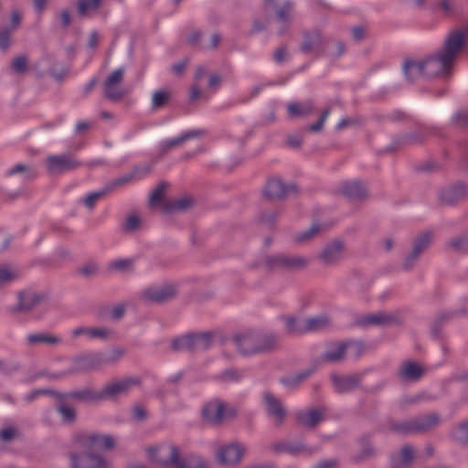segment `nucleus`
I'll list each match as a JSON object with an SVG mask.
<instances>
[{"instance_id":"f257e3e1","label":"nucleus","mask_w":468,"mask_h":468,"mask_svg":"<svg viewBox=\"0 0 468 468\" xmlns=\"http://www.w3.org/2000/svg\"><path fill=\"white\" fill-rule=\"evenodd\" d=\"M76 443L78 449L69 453L70 468H110L111 462L94 452L113 449L115 441L112 436L86 433L80 435Z\"/></svg>"},{"instance_id":"f03ea898","label":"nucleus","mask_w":468,"mask_h":468,"mask_svg":"<svg viewBox=\"0 0 468 468\" xmlns=\"http://www.w3.org/2000/svg\"><path fill=\"white\" fill-rule=\"evenodd\" d=\"M460 51V39L455 35H449L444 48L433 57L424 59L408 60L404 64L407 78L413 81L419 77H438L449 71Z\"/></svg>"},{"instance_id":"7ed1b4c3","label":"nucleus","mask_w":468,"mask_h":468,"mask_svg":"<svg viewBox=\"0 0 468 468\" xmlns=\"http://www.w3.org/2000/svg\"><path fill=\"white\" fill-rule=\"evenodd\" d=\"M149 459L161 468H207L199 456L185 455L183 450L173 442H164L146 449Z\"/></svg>"},{"instance_id":"20e7f679","label":"nucleus","mask_w":468,"mask_h":468,"mask_svg":"<svg viewBox=\"0 0 468 468\" xmlns=\"http://www.w3.org/2000/svg\"><path fill=\"white\" fill-rule=\"evenodd\" d=\"M232 341L239 353L249 356L271 350L278 339L271 334L246 331L235 335Z\"/></svg>"},{"instance_id":"39448f33","label":"nucleus","mask_w":468,"mask_h":468,"mask_svg":"<svg viewBox=\"0 0 468 468\" xmlns=\"http://www.w3.org/2000/svg\"><path fill=\"white\" fill-rule=\"evenodd\" d=\"M310 265V259L304 255L274 254L265 256L261 267L268 271H302Z\"/></svg>"},{"instance_id":"423d86ee","label":"nucleus","mask_w":468,"mask_h":468,"mask_svg":"<svg viewBox=\"0 0 468 468\" xmlns=\"http://www.w3.org/2000/svg\"><path fill=\"white\" fill-rule=\"evenodd\" d=\"M202 416L207 422L220 425L234 419L237 416V410L234 407L220 399H213L204 406Z\"/></svg>"},{"instance_id":"0eeeda50","label":"nucleus","mask_w":468,"mask_h":468,"mask_svg":"<svg viewBox=\"0 0 468 468\" xmlns=\"http://www.w3.org/2000/svg\"><path fill=\"white\" fill-rule=\"evenodd\" d=\"M214 341L211 333H198L183 335L172 342V347L176 351L199 352L208 349Z\"/></svg>"},{"instance_id":"6e6552de","label":"nucleus","mask_w":468,"mask_h":468,"mask_svg":"<svg viewBox=\"0 0 468 468\" xmlns=\"http://www.w3.org/2000/svg\"><path fill=\"white\" fill-rule=\"evenodd\" d=\"M346 245L339 239L326 242L316 255V260L324 266H335L345 260Z\"/></svg>"},{"instance_id":"1a4fd4ad","label":"nucleus","mask_w":468,"mask_h":468,"mask_svg":"<svg viewBox=\"0 0 468 468\" xmlns=\"http://www.w3.org/2000/svg\"><path fill=\"white\" fill-rule=\"evenodd\" d=\"M137 383V380L133 378L112 380L106 384L100 391L91 394L90 399L94 400L115 399L126 394L132 388L136 386Z\"/></svg>"},{"instance_id":"9d476101","label":"nucleus","mask_w":468,"mask_h":468,"mask_svg":"<svg viewBox=\"0 0 468 468\" xmlns=\"http://www.w3.org/2000/svg\"><path fill=\"white\" fill-rule=\"evenodd\" d=\"M297 192L293 184H287L280 177H271L262 188V196L268 200H280Z\"/></svg>"},{"instance_id":"9b49d317","label":"nucleus","mask_w":468,"mask_h":468,"mask_svg":"<svg viewBox=\"0 0 468 468\" xmlns=\"http://www.w3.org/2000/svg\"><path fill=\"white\" fill-rule=\"evenodd\" d=\"M246 452L244 444L233 441L224 444L217 450V461L226 466H233L238 464Z\"/></svg>"},{"instance_id":"f8f14e48","label":"nucleus","mask_w":468,"mask_h":468,"mask_svg":"<svg viewBox=\"0 0 468 468\" xmlns=\"http://www.w3.org/2000/svg\"><path fill=\"white\" fill-rule=\"evenodd\" d=\"M402 316L399 312H376L367 314L358 319V324L364 326H390L400 324Z\"/></svg>"},{"instance_id":"ddd939ff","label":"nucleus","mask_w":468,"mask_h":468,"mask_svg":"<svg viewBox=\"0 0 468 468\" xmlns=\"http://www.w3.org/2000/svg\"><path fill=\"white\" fill-rule=\"evenodd\" d=\"M177 292L176 284L165 283L145 288L141 292V297L149 303H163L173 299Z\"/></svg>"},{"instance_id":"4468645a","label":"nucleus","mask_w":468,"mask_h":468,"mask_svg":"<svg viewBox=\"0 0 468 468\" xmlns=\"http://www.w3.org/2000/svg\"><path fill=\"white\" fill-rule=\"evenodd\" d=\"M124 69H117L112 71L103 83L104 95L108 100L119 101L125 95V90L122 87Z\"/></svg>"},{"instance_id":"2eb2a0df","label":"nucleus","mask_w":468,"mask_h":468,"mask_svg":"<svg viewBox=\"0 0 468 468\" xmlns=\"http://www.w3.org/2000/svg\"><path fill=\"white\" fill-rule=\"evenodd\" d=\"M46 166L49 174L59 175L77 169L80 163L69 155H49L46 159Z\"/></svg>"},{"instance_id":"dca6fc26","label":"nucleus","mask_w":468,"mask_h":468,"mask_svg":"<svg viewBox=\"0 0 468 468\" xmlns=\"http://www.w3.org/2000/svg\"><path fill=\"white\" fill-rule=\"evenodd\" d=\"M362 349L363 346L359 343H337L324 354L323 359L329 363H336L345 358L347 350L358 356Z\"/></svg>"},{"instance_id":"f3484780","label":"nucleus","mask_w":468,"mask_h":468,"mask_svg":"<svg viewBox=\"0 0 468 468\" xmlns=\"http://www.w3.org/2000/svg\"><path fill=\"white\" fill-rule=\"evenodd\" d=\"M262 402L265 410L270 417L277 423L281 424L286 416V410L282 402L271 392H264L262 394Z\"/></svg>"},{"instance_id":"a211bd4d","label":"nucleus","mask_w":468,"mask_h":468,"mask_svg":"<svg viewBox=\"0 0 468 468\" xmlns=\"http://www.w3.org/2000/svg\"><path fill=\"white\" fill-rule=\"evenodd\" d=\"M286 109L291 119L307 118L314 113V105L311 101H291Z\"/></svg>"},{"instance_id":"6ab92c4d","label":"nucleus","mask_w":468,"mask_h":468,"mask_svg":"<svg viewBox=\"0 0 468 468\" xmlns=\"http://www.w3.org/2000/svg\"><path fill=\"white\" fill-rule=\"evenodd\" d=\"M112 335V331L104 327L80 326L71 331L72 338L86 336L90 339H107Z\"/></svg>"},{"instance_id":"aec40b11","label":"nucleus","mask_w":468,"mask_h":468,"mask_svg":"<svg viewBox=\"0 0 468 468\" xmlns=\"http://www.w3.org/2000/svg\"><path fill=\"white\" fill-rule=\"evenodd\" d=\"M339 191L352 200H361L367 196L366 186L357 181H347L341 184Z\"/></svg>"},{"instance_id":"412c9836","label":"nucleus","mask_w":468,"mask_h":468,"mask_svg":"<svg viewBox=\"0 0 468 468\" xmlns=\"http://www.w3.org/2000/svg\"><path fill=\"white\" fill-rule=\"evenodd\" d=\"M425 373V367L414 361H407L400 367L399 376L406 381H417Z\"/></svg>"},{"instance_id":"4be33fe9","label":"nucleus","mask_w":468,"mask_h":468,"mask_svg":"<svg viewBox=\"0 0 468 468\" xmlns=\"http://www.w3.org/2000/svg\"><path fill=\"white\" fill-rule=\"evenodd\" d=\"M321 230L322 227L319 224H313L306 229L292 233L291 240L298 246L306 245L317 237Z\"/></svg>"},{"instance_id":"5701e85b","label":"nucleus","mask_w":468,"mask_h":468,"mask_svg":"<svg viewBox=\"0 0 468 468\" xmlns=\"http://www.w3.org/2000/svg\"><path fill=\"white\" fill-rule=\"evenodd\" d=\"M27 340L31 346H55L61 343L59 336L46 332L30 334L27 336Z\"/></svg>"},{"instance_id":"b1692460","label":"nucleus","mask_w":468,"mask_h":468,"mask_svg":"<svg viewBox=\"0 0 468 468\" xmlns=\"http://www.w3.org/2000/svg\"><path fill=\"white\" fill-rule=\"evenodd\" d=\"M202 135H204L203 131H191V132L186 133L176 138L165 141L161 144L160 150H161L162 154H165L171 149L181 146L185 142H186L190 139H193V138L200 137Z\"/></svg>"},{"instance_id":"393cba45","label":"nucleus","mask_w":468,"mask_h":468,"mask_svg":"<svg viewBox=\"0 0 468 468\" xmlns=\"http://www.w3.org/2000/svg\"><path fill=\"white\" fill-rule=\"evenodd\" d=\"M103 363V358L100 354L85 356L75 361L76 371H89L98 368Z\"/></svg>"},{"instance_id":"a878e982","label":"nucleus","mask_w":468,"mask_h":468,"mask_svg":"<svg viewBox=\"0 0 468 468\" xmlns=\"http://www.w3.org/2000/svg\"><path fill=\"white\" fill-rule=\"evenodd\" d=\"M323 420V414L317 410H302L297 413V422L307 428H314Z\"/></svg>"},{"instance_id":"bb28decb","label":"nucleus","mask_w":468,"mask_h":468,"mask_svg":"<svg viewBox=\"0 0 468 468\" xmlns=\"http://www.w3.org/2000/svg\"><path fill=\"white\" fill-rule=\"evenodd\" d=\"M323 48L322 37L318 34H306L301 46V50L305 54L317 55Z\"/></svg>"},{"instance_id":"cd10ccee","label":"nucleus","mask_w":468,"mask_h":468,"mask_svg":"<svg viewBox=\"0 0 468 468\" xmlns=\"http://www.w3.org/2000/svg\"><path fill=\"white\" fill-rule=\"evenodd\" d=\"M358 376H332V381L335 388L339 392L349 391L356 388L359 384Z\"/></svg>"},{"instance_id":"c85d7f7f","label":"nucleus","mask_w":468,"mask_h":468,"mask_svg":"<svg viewBox=\"0 0 468 468\" xmlns=\"http://www.w3.org/2000/svg\"><path fill=\"white\" fill-rule=\"evenodd\" d=\"M45 299L46 296L41 293L21 294L17 304V310L22 312L28 311L42 303Z\"/></svg>"},{"instance_id":"c756f323","label":"nucleus","mask_w":468,"mask_h":468,"mask_svg":"<svg viewBox=\"0 0 468 468\" xmlns=\"http://www.w3.org/2000/svg\"><path fill=\"white\" fill-rule=\"evenodd\" d=\"M306 332H314L328 327L331 324V319L325 314L305 317Z\"/></svg>"},{"instance_id":"7c9ffc66","label":"nucleus","mask_w":468,"mask_h":468,"mask_svg":"<svg viewBox=\"0 0 468 468\" xmlns=\"http://www.w3.org/2000/svg\"><path fill=\"white\" fill-rule=\"evenodd\" d=\"M284 324L289 334L303 335L307 333L304 318L285 317Z\"/></svg>"},{"instance_id":"2f4dec72","label":"nucleus","mask_w":468,"mask_h":468,"mask_svg":"<svg viewBox=\"0 0 468 468\" xmlns=\"http://www.w3.org/2000/svg\"><path fill=\"white\" fill-rule=\"evenodd\" d=\"M441 422V419L436 414H430L428 416L423 417L422 419L417 420L412 426L407 428L410 430H419L424 431L429 430Z\"/></svg>"},{"instance_id":"473e14b6","label":"nucleus","mask_w":468,"mask_h":468,"mask_svg":"<svg viewBox=\"0 0 468 468\" xmlns=\"http://www.w3.org/2000/svg\"><path fill=\"white\" fill-rule=\"evenodd\" d=\"M194 200L191 197H186L179 199L173 200L168 205L164 206V210L166 211H184L193 206Z\"/></svg>"},{"instance_id":"72a5a7b5","label":"nucleus","mask_w":468,"mask_h":468,"mask_svg":"<svg viewBox=\"0 0 468 468\" xmlns=\"http://www.w3.org/2000/svg\"><path fill=\"white\" fill-rule=\"evenodd\" d=\"M432 238V233L430 231L420 234L415 239L412 249L420 255L431 245Z\"/></svg>"},{"instance_id":"f704fd0d","label":"nucleus","mask_w":468,"mask_h":468,"mask_svg":"<svg viewBox=\"0 0 468 468\" xmlns=\"http://www.w3.org/2000/svg\"><path fill=\"white\" fill-rule=\"evenodd\" d=\"M167 186L168 185L166 183H160L156 186L150 196L149 202L151 207L162 206L164 208V206L166 204H163V197Z\"/></svg>"},{"instance_id":"c9c22d12","label":"nucleus","mask_w":468,"mask_h":468,"mask_svg":"<svg viewBox=\"0 0 468 468\" xmlns=\"http://www.w3.org/2000/svg\"><path fill=\"white\" fill-rule=\"evenodd\" d=\"M17 276L18 272L16 269L7 265L0 266V287L11 282Z\"/></svg>"},{"instance_id":"e433bc0d","label":"nucleus","mask_w":468,"mask_h":468,"mask_svg":"<svg viewBox=\"0 0 468 468\" xmlns=\"http://www.w3.org/2000/svg\"><path fill=\"white\" fill-rule=\"evenodd\" d=\"M467 194V188L464 185H457L447 190L444 198L448 202H456Z\"/></svg>"},{"instance_id":"4c0bfd02","label":"nucleus","mask_w":468,"mask_h":468,"mask_svg":"<svg viewBox=\"0 0 468 468\" xmlns=\"http://www.w3.org/2000/svg\"><path fill=\"white\" fill-rule=\"evenodd\" d=\"M101 5V0H80L78 4V12L80 16H84L87 14L96 11Z\"/></svg>"},{"instance_id":"58836bf2","label":"nucleus","mask_w":468,"mask_h":468,"mask_svg":"<svg viewBox=\"0 0 468 468\" xmlns=\"http://www.w3.org/2000/svg\"><path fill=\"white\" fill-rule=\"evenodd\" d=\"M6 174L8 176L23 174L25 176V178H28V179L35 176L33 167L28 165H25V164H17V165H14L7 171Z\"/></svg>"},{"instance_id":"ea45409f","label":"nucleus","mask_w":468,"mask_h":468,"mask_svg":"<svg viewBox=\"0 0 468 468\" xmlns=\"http://www.w3.org/2000/svg\"><path fill=\"white\" fill-rule=\"evenodd\" d=\"M170 99V92L167 90H158L153 94L152 106L154 109L164 107Z\"/></svg>"},{"instance_id":"a19ab883","label":"nucleus","mask_w":468,"mask_h":468,"mask_svg":"<svg viewBox=\"0 0 468 468\" xmlns=\"http://www.w3.org/2000/svg\"><path fill=\"white\" fill-rule=\"evenodd\" d=\"M279 450L292 454H298L305 451V446L301 442H284L280 444Z\"/></svg>"},{"instance_id":"79ce46f5","label":"nucleus","mask_w":468,"mask_h":468,"mask_svg":"<svg viewBox=\"0 0 468 468\" xmlns=\"http://www.w3.org/2000/svg\"><path fill=\"white\" fill-rule=\"evenodd\" d=\"M27 66H28V61H27V57H25V56L16 57L11 65L14 72L18 73V74H24L27 69Z\"/></svg>"},{"instance_id":"37998d69","label":"nucleus","mask_w":468,"mask_h":468,"mask_svg":"<svg viewBox=\"0 0 468 468\" xmlns=\"http://www.w3.org/2000/svg\"><path fill=\"white\" fill-rule=\"evenodd\" d=\"M329 113H330V110L329 109L324 110L322 112V113L320 115V118L317 121V122L308 125L305 128L306 131L311 132V133H319V132H321L323 130L324 124L327 117L329 116Z\"/></svg>"},{"instance_id":"c03bdc74","label":"nucleus","mask_w":468,"mask_h":468,"mask_svg":"<svg viewBox=\"0 0 468 468\" xmlns=\"http://www.w3.org/2000/svg\"><path fill=\"white\" fill-rule=\"evenodd\" d=\"M106 194V190L90 193L84 197L83 203L88 208L91 209L95 206L96 202L102 198Z\"/></svg>"},{"instance_id":"a18cd8bd","label":"nucleus","mask_w":468,"mask_h":468,"mask_svg":"<svg viewBox=\"0 0 468 468\" xmlns=\"http://www.w3.org/2000/svg\"><path fill=\"white\" fill-rule=\"evenodd\" d=\"M277 18L279 22L283 23L290 20L292 16V6L289 4H284L276 9Z\"/></svg>"},{"instance_id":"49530a36","label":"nucleus","mask_w":468,"mask_h":468,"mask_svg":"<svg viewBox=\"0 0 468 468\" xmlns=\"http://www.w3.org/2000/svg\"><path fill=\"white\" fill-rule=\"evenodd\" d=\"M98 271L99 265L96 262H87L79 269V272L85 277H92L96 275Z\"/></svg>"},{"instance_id":"de8ad7c7","label":"nucleus","mask_w":468,"mask_h":468,"mask_svg":"<svg viewBox=\"0 0 468 468\" xmlns=\"http://www.w3.org/2000/svg\"><path fill=\"white\" fill-rule=\"evenodd\" d=\"M58 411L61 414L62 419L65 422H72L76 418L75 410L69 406H59Z\"/></svg>"},{"instance_id":"09e8293b","label":"nucleus","mask_w":468,"mask_h":468,"mask_svg":"<svg viewBox=\"0 0 468 468\" xmlns=\"http://www.w3.org/2000/svg\"><path fill=\"white\" fill-rule=\"evenodd\" d=\"M360 119L356 118V117H346L344 119H342L336 125V129L338 131H341V130H344L346 128H348V127H353V126H356L358 124H360Z\"/></svg>"},{"instance_id":"8fccbe9b","label":"nucleus","mask_w":468,"mask_h":468,"mask_svg":"<svg viewBox=\"0 0 468 468\" xmlns=\"http://www.w3.org/2000/svg\"><path fill=\"white\" fill-rule=\"evenodd\" d=\"M140 224L141 220L138 216L134 214L129 215L125 220L124 229L127 231H134L140 227Z\"/></svg>"},{"instance_id":"3c124183","label":"nucleus","mask_w":468,"mask_h":468,"mask_svg":"<svg viewBox=\"0 0 468 468\" xmlns=\"http://www.w3.org/2000/svg\"><path fill=\"white\" fill-rule=\"evenodd\" d=\"M420 253L416 252V250L412 249V250L409 253V255L405 258L403 261V268L405 270L411 269L418 261Z\"/></svg>"},{"instance_id":"603ef678","label":"nucleus","mask_w":468,"mask_h":468,"mask_svg":"<svg viewBox=\"0 0 468 468\" xmlns=\"http://www.w3.org/2000/svg\"><path fill=\"white\" fill-rule=\"evenodd\" d=\"M132 266L133 261L127 259L117 260L111 263V267L117 271H127L130 270Z\"/></svg>"},{"instance_id":"864d4df0","label":"nucleus","mask_w":468,"mask_h":468,"mask_svg":"<svg viewBox=\"0 0 468 468\" xmlns=\"http://www.w3.org/2000/svg\"><path fill=\"white\" fill-rule=\"evenodd\" d=\"M415 455V451L410 446H404L400 451V457L403 463H408L413 460Z\"/></svg>"},{"instance_id":"5fc2aeb1","label":"nucleus","mask_w":468,"mask_h":468,"mask_svg":"<svg viewBox=\"0 0 468 468\" xmlns=\"http://www.w3.org/2000/svg\"><path fill=\"white\" fill-rule=\"evenodd\" d=\"M10 36L11 30L8 28H5L0 31V48L2 49H6L10 44Z\"/></svg>"},{"instance_id":"6e6d98bb","label":"nucleus","mask_w":468,"mask_h":468,"mask_svg":"<svg viewBox=\"0 0 468 468\" xmlns=\"http://www.w3.org/2000/svg\"><path fill=\"white\" fill-rule=\"evenodd\" d=\"M456 440L460 441H468V421L463 422L457 430L455 434Z\"/></svg>"},{"instance_id":"4d7b16f0","label":"nucleus","mask_w":468,"mask_h":468,"mask_svg":"<svg viewBox=\"0 0 468 468\" xmlns=\"http://www.w3.org/2000/svg\"><path fill=\"white\" fill-rule=\"evenodd\" d=\"M450 35H455L460 39V48L464 43H468V24L462 29L452 31Z\"/></svg>"},{"instance_id":"13d9d810","label":"nucleus","mask_w":468,"mask_h":468,"mask_svg":"<svg viewBox=\"0 0 468 468\" xmlns=\"http://www.w3.org/2000/svg\"><path fill=\"white\" fill-rule=\"evenodd\" d=\"M16 434V429L15 427H6L0 431V437L4 441L12 440Z\"/></svg>"},{"instance_id":"bf43d9fd","label":"nucleus","mask_w":468,"mask_h":468,"mask_svg":"<svg viewBox=\"0 0 468 468\" xmlns=\"http://www.w3.org/2000/svg\"><path fill=\"white\" fill-rule=\"evenodd\" d=\"M466 243V239L463 237H455L449 241V246L453 250H461L465 247Z\"/></svg>"},{"instance_id":"052dcab7","label":"nucleus","mask_w":468,"mask_h":468,"mask_svg":"<svg viewBox=\"0 0 468 468\" xmlns=\"http://www.w3.org/2000/svg\"><path fill=\"white\" fill-rule=\"evenodd\" d=\"M303 144V138L299 134H291L287 137V144L292 148H299Z\"/></svg>"},{"instance_id":"680f3d73","label":"nucleus","mask_w":468,"mask_h":468,"mask_svg":"<svg viewBox=\"0 0 468 468\" xmlns=\"http://www.w3.org/2000/svg\"><path fill=\"white\" fill-rule=\"evenodd\" d=\"M279 216L278 211H266L261 214V219L263 223L270 224L272 223Z\"/></svg>"},{"instance_id":"e2e57ef3","label":"nucleus","mask_w":468,"mask_h":468,"mask_svg":"<svg viewBox=\"0 0 468 468\" xmlns=\"http://www.w3.org/2000/svg\"><path fill=\"white\" fill-rule=\"evenodd\" d=\"M133 176H134L133 174H128V175L122 176L117 178L116 180H114L112 183L111 187L123 186V185L131 182L133 180Z\"/></svg>"},{"instance_id":"0e129e2a","label":"nucleus","mask_w":468,"mask_h":468,"mask_svg":"<svg viewBox=\"0 0 468 468\" xmlns=\"http://www.w3.org/2000/svg\"><path fill=\"white\" fill-rule=\"evenodd\" d=\"M133 414L137 420H143L146 417L145 410L140 406L133 409Z\"/></svg>"},{"instance_id":"69168bd1","label":"nucleus","mask_w":468,"mask_h":468,"mask_svg":"<svg viewBox=\"0 0 468 468\" xmlns=\"http://www.w3.org/2000/svg\"><path fill=\"white\" fill-rule=\"evenodd\" d=\"M287 54H288V53H287V51H286V49H285V48H279L275 51V53H274V58H275V59H276V61H278V62H280V63H281V62H283V61H284V59H285V58H286V57H287Z\"/></svg>"},{"instance_id":"338daca9","label":"nucleus","mask_w":468,"mask_h":468,"mask_svg":"<svg viewBox=\"0 0 468 468\" xmlns=\"http://www.w3.org/2000/svg\"><path fill=\"white\" fill-rule=\"evenodd\" d=\"M21 19H22V16H21V14L15 10L12 12V15H11V21H12V28H16L20 22H21Z\"/></svg>"},{"instance_id":"774afa93","label":"nucleus","mask_w":468,"mask_h":468,"mask_svg":"<svg viewBox=\"0 0 468 468\" xmlns=\"http://www.w3.org/2000/svg\"><path fill=\"white\" fill-rule=\"evenodd\" d=\"M223 378L226 380H238L239 378V374L235 370L229 369L223 373Z\"/></svg>"}]
</instances>
